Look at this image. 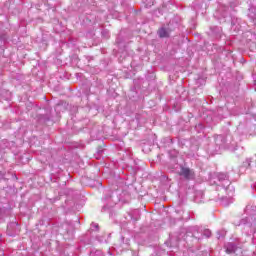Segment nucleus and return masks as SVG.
I'll list each match as a JSON object with an SVG mask.
<instances>
[{"label":"nucleus","mask_w":256,"mask_h":256,"mask_svg":"<svg viewBox=\"0 0 256 256\" xmlns=\"http://www.w3.org/2000/svg\"><path fill=\"white\" fill-rule=\"evenodd\" d=\"M245 213L247 217L241 220V225L245 226L244 229H250V231L246 233L247 235H251V233H255L256 209L255 207L248 205L246 206Z\"/></svg>","instance_id":"1"},{"label":"nucleus","mask_w":256,"mask_h":256,"mask_svg":"<svg viewBox=\"0 0 256 256\" xmlns=\"http://www.w3.org/2000/svg\"><path fill=\"white\" fill-rule=\"evenodd\" d=\"M229 139H231V136H226L225 138L223 135H218L216 137V145H218L220 149H225V147H227L230 151H237V146L233 142L229 143Z\"/></svg>","instance_id":"2"},{"label":"nucleus","mask_w":256,"mask_h":256,"mask_svg":"<svg viewBox=\"0 0 256 256\" xmlns=\"http://www.w3.org/2000/svg\"><path fill=\"white\" fill-rule=\"evenodd\" d=\"M180 175L182 177H185V179H194L195 177V172L189 168L182 167L180 171Z\"/></svg>","instance_id":"3"},{"label":"nucleus","mask_w":256,"mask_h":256,"mask_svg":"<svg viewBox=\"0 0 256 256\" xmlns=\"http://www.w3.org/2000/svg\"><path fill=\"white\" fill-rule=\"evenodd\" d=\"M218 181H224V185H227L228 189H232V187L230 186L229 180L227 179V174L225 173L218 174Z\"/></svg>","instance_id":"4"},{"label":"nucleus","mask_w":256,"mask_h":256,"mask_svg":"<svg viewBox=\"0 0 256 256\" xmlns=\"http://www.w3.org/2000/svg\"><path fill=\"white\" fill-rule=\"evenodd\" d=\"M225 249H226V253L231 255V253H235L237 251V246H235V244L233 243H227L225 245Z\"/></svg>","instance_id":"5"},{"label":"nucleus","mask_w":256,"mask_h":256,"mask_svg":"<svg viewBox=\"0 0 256 256\" xmlns=\"http://www.w3.org/2000/svg\"><path fill=\"white\" fill-rule=\"evenodd\" d=\"M248 17H250V19H252V21H254L256 25V9L255 8L249 9Z\"/></svg>","instance_id":"6"},{"label":"nucleus","mask_w":256,"mask_h":256,"mask_svg":"<svg viewBox=\"0 0 256 256\" xmlns=\"http://www.w3.org/2000/svg\"><path fill=\"white\" fill-rule=\"evenodd\" d=\"M158 35H159V37H162V38L163 37H169V32L165 28H160L158 30Z\"/></svg>","instance_id":"7"},{"label":"nucleus","mask_w":256,"mask_h":256,"mask_svg":"<svg viewBox=\"0 0 256 256\" xmlns=\"http://www.w3.org/2000/svg\"><path fill=\"white\" fill-rule=\"evenodd\" d=\"M231 203H233V198L229 199V198L225 197L222 199V205L224 207H228V205H231Z\"/></svg>","instance_id":"8"},{"label":"nucleus","mask_w":256,"mask_h":256,"mask_svg":"<svg viewBox=\"0 0 256 256\" xmlns=\"http://www.w3.org/2000/svg\"><path fill=\"white\" fill-rule=\"evenodd\" d=\"M203 235H204L205 237H211V231H210V230H204Z\"/></svg>","instance_id":"9"},{"label":"nucleus","mask_w":256,"mask_h":256,"mask_svg":"<svg viewBox=\"0 0 256 256\" xmlns=\"http://www.w3.org/2000/svg\"><path fill=\"white\" fill-rule=\"evenodd\" d=\"M247 163H248V167H253L255 165V162L252 161L251 159H248Z\"/></svg>","instance_id":"10"},{"label":"nucleus","mask_w":256,"mask_h":256,"mask_svg":"<svg viewBox=\"0 0 256 256\" xmlns=\"http://www.w3.org/2000/svg\"><path fill=\"white\" fill-rule=\"evenodd\" d=\"M93 226H94L96 229H99V225L93 224Z\"/></svg>","instance_id":"11"},{"label":"nucleus","mask_w":256,"mask_h":256,"mask_svg":"<svg viewBox=\"0 0 256 256\" xmlns=\"http://www.w3.org/2000/svg\"><path fill=\"white\" fill-rule=\"evenodd\" d=\"M0 179H3V174H0Z\"/></svg>","instance_id":"12"},{"label":"nucleus","mask_w":256,"mask_h":256,"mask_svg":"<svg viewBox=\"0 0 256 256\" xmlns=\"http://www.w3.org/2000/svg\"><path fill=\"white\" fill-rule=\"evenodd\" d=\"M198 127H203V125L199 124Z\"/></svg>","instance_id":"13"}]
</instances>
